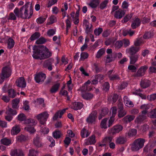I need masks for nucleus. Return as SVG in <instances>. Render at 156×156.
<instances>
[{
    "mask_svg": "<svg viewBox=\"0 0 156 156\" xmlns=\"http://www.w3.org/2000/svg\"><path fill=\"white\" fill-rule=\"evenodd\" d=\"M122 126L120 125H117L114 126L112 129L111 133L113 134L119 133L123 129Z\"/></svg>",
    "mask_w": 156,
    "mask_h": 156,
    "instance_id": "obj_17",
    "label": "nucleus"
},
{
    "mask_svg": "<svg viewBox=\"0 0 156 156\" xmlns=\"http://www.w3.org/2000/svg\"><path fill=\"white\" fill-rule=\"evenodd\" d=\"M16 85L22 88H25L26 86V83L24 78L20 77L18 79L16 82Z\"/></svg>",
    "mask_w": 156,
    "mask_h": 156,
    "instance_id": "obj_13",
    "label": "nucleus"
},
{
    "mask_svg": "<svg viewBox=\"0 0 156 156\" xmlns=\"http://www.w3.org/2000/svg\"><path fill=\"white\" fill-rule=\"evenodd\" d=\"M95 77L96 79L98 80V82H100L104 78V76L102 74L96 75Z\"/></svg>",
    "mask_w": 156,
    "mask_h": 156,
    "instance_id": "obj_59",
    "label": "nucleus"
},
{
    "mask_svg": "<svg viewBox=\"0 0 156 156\" xmlns=\"http://www.w3.org/2000/svg\"><path fill=\"white\" fill-rule=\"evenodd\" d=\"M145 142V140L142 138H139L136 139L132 145L131 148L132 151H139L144 147Z\"/></svg>",
    "mask_w": 156,
    "mask_h": 156,
    "instance_id": "obj_3",
    "label": "nucleus"
},
{
    "mask_svg": "<svg viewBox=\"0 0 156 156\" xmlns=\"http://www.w3.org/2000/svg\"><path fill=\"white\" fill-rule=\"evenodd\" d=\"M20 131V128L18 126H16L12 127L11 133L12 135H16Z\"/></svg>",
    "mask_w": 156,
    "mask_h": 156,
    "instance_id": "obj_28",
    "label": "nucleus"
},
{
    "mask_svg": "<svg viewBox=\"0 0 156 156\" xmlns=\"http://www.w3.org/2000/svg\"><path fill=\"white\" fill-rule=\"evenodd\" d=\"M110 88V84L108 82H105L102 85V89L105 92L108 91Z\"/></svg>",
    "mask_w": 156,
    "mask_h": 156,
    "instance_id": "obj_40",
    "label": "nucleus"
},
{
    "mask_svg": "<svg viewBox=\"0 0 156 156\" xmlns=\"http://www.w3.org/2000/svg\"><path fill=\"white\" fill-rule=\"evenodd\" d=\"M130 63L131 64H134L137 61L139 58V55L137 54L130 55Z\"/></svg>",
    "mask_w": 156,
    "mask_h": 156,
    "instance_id": "obj_26",
    "label": "nucleus"
},
{
    "mask_svg": "<svg viewBox=\"0 0 156 156\" xmlns=\"http://www.w3.org/2000/svg\"><path fill=\"white\" fill-rule=\"evenodd\" d=\"M123 99L124 103L126 106L129 107H132L134 106L133 102L129 100L127 96H124Z\"/></svg>",
    "mask_w": 156,
    "mask_h": 156,
    "instance_id": "obj_24",
    "label": "nucleus"
},
{
    "mask_svg": "<svg viewBox=\"0 0 156 156\" xmlns=\"http://www.w3.org/2000/svg\"><path fill=\"white\" fill-rule=\"evenodd\" d=\"M1 74L5 79L10 76V68L9 67L5 66L3 68Z\"/></svg>",
    "mask_w": 156,
    "mask_h": 156,
    "instance_id": "obj_16",
    "label": "nucleus"
},
{
    "mask_svg": "<svg viewBox=\"0 0 156 156\" xmlns=\"http://www.w3.org/2000/svg\"><path fill=\"white\" fill-rule=\"evenodd\" d=\"M18 119L20 121H23L25 120L26 117L23 113L19 114L17 116Z\"/></svg>",
    "mask_w": 156,
    "mask_h": 156,
    "instance_id": "obj_62",
    "label": "nucleus"
},
{
    "mask_svg": "<svg viewBox=\"0 0 156 156\" xmlns=\"http://www.w3.org/2000/svg\"><path fill=\"white\" fill-rule=\"evenodd\" d=\"M132 16L130 14H128L124 17L122 22V23H126L131 18Z\"/></svg>",
    "mask_w": 156,
    "mask_h": 156,
    "instance_id": "obj_60",
    "label": "nucleus"
},
{
    "mask_svg": "<svg viewBox=\"0 0 156 156\" xmlns=\"http://www.w3.org/2000/svg\"><path fill=\"white\" fill-rule=\"evenodd\" d=\"M3 91L4 92H8L9 94H10V85L9 84L5 83L2 88Z\"/></svg>",
    "mask_w": 156,
    "mask_h": 156,
    "instance_id": "obj_51",
    "label": "nucleus"
},
{
    "mask_svg": "<svg viewBox=\"0 0 156 156\" xmlns=\"http://www.w3.org/2000/svg\"><path fill=\"white\" fill-rule=\"evenodd\" d=\"M17 94L19 95V93L17 92L16 90L13 89H10V98H14L16 96Z\"/></svg>",
    "mask_w": 156,
    "mask_h": 156,
    "instance_id": "obj_47",
    "label": "nucleus"
},
{
    "mask_svg": "<svg viewBox=\"0 0 156 156\" xmlns=\"http://www.w3.org/2000/svg\"><path fill=\"white\" fill-rule=\"evenodd\" d=\"M25 122L28 124L25 128L27 131L31 133H33L35 132L36 130L34 129V126L36 123L34 119H28L25 120Z\"/></svg>",
    "mask_w": 156,
    "mask_h": 156,
    "instance_id": "obj_4",
    "label": "nucleus"
},
{
    "mask_svg": "<svg viewBox=\"0 0 156 156\" xmlns=\"http://www.w3.org/2000/svg\"><path fill=\"white\" fill-rule=\"evenodd\" d=\"M146 116L144 115H140L136 119L135 121L138 123H140L146 118Z\"/></svg>",
    "mask_w": 156,
    "mask_h": 156,
    "instance_id": "obj_38",
    "label": "nucleus"
},
{
    "mask_svg": "<svg viewBox=\"0 0 156 156\" xmlns=\"http://www.w3.org/2000/svg\"><path fill=\"white\" fill-rule=\"evenodd\" d=\"M148 68V66L147 65L141 66L134 75V76L136 77H140L143 76L145 74Z\"/></svg>",
    "mask_w": 156,
    "mask_h": 156,
    "instance_id": "obj_8",
    "label": "nucleus"
},
{
    "mask_svg": "<svg viewBox=\"0 0 156 156\" xmlns=\"http://www.w3.org/2000/svg\"><path fill=\"white\" fill-rule=\"evenodd\" d=\"M141 109H145V110L143 111L142 112V115L146 116V115L147 113V110L148 109V108L147 107V106L145 105H142L140 107Z\"/></svg>",
    "mask_w": 156,
    "mask_h": 156,
    "instance_id": "obj_55",
    "label": "nucleus"
},
{
    "mask_svg": "<svg viewBox=\"0 0 156 156\" xmlns=\"http://www.w3.org/2000/svg\"><path fill=\"white\" fill-rule=\"evenodd\" d=\"M140 49L139 47H136L133 46H132L129 49V52L130 55H135V54L138 52Z\"/></svg>",
    "mask_w": 156,
    "mask_h": 156,
    "instance_id": "obj_29",
    "label": "nucleus"
},
{
    "mask_svg": "<svg viewBox=\"0 0 156 156\" xmlns=\"http://www.w3.org/2000/svg\"><path fill=\"white\" fill-rule=\"evenodd\" d=\"M114 43V41L112 38H109L107 39L105 42V44L106 46H108Z\"/></svg>",
    "mask_w": 156,
    "mask_h": 156,
    "instance_id": "obj_58",
    "label": "nucleus"
},
{
    "mask_svg": "<svg viewBox=\"0 0 156 156\" xmlns=\"http://www.w3.org/2000/svg\"><path fill=\"white\" fill-rule=\"evenodd\" d=\"M49 115L46 112H44L38 115L36 118L39 121L41 132L44 134H48L49 131L48 128L44 127Z\"/></svg>",
    "mask_w": 156,
    "mask_h": 156,
    "instance_id": "obj_2",
    "label": "nucleus"
},
{
    "mask_svg": "<svg viewBox=\"0 0 156 156\" xmlns=\"http://www.w3.org/2000/svg\"><path fill=\"white\" fill-rule=\"evenodd\" d=\"M43 48H44V47H38L36 46L33 47V54L32 56L34 58L41 60V56H42Z\"/></svg>",
    "mask_w": 156,
    "mask_h": 156,
    "instance_id": "obj_5",
    "label": "nucleus"
},
{
    "mask_svg": "<svg viewBox=\"0 0 156 156\" xmlns=\"http://www.w3.org/2000/svg\"><path fill=\"white\" fill-rule=\"evenodd\" d=\"M148 115V116L151 118H156V108L154 109L153 111L152 110Z\"/></svg>",
    "mask_w": 156,
    "mask_h": 156,
    "instance_id": "obj_56",
    "label": "nucleus"
},
{
    "mask_svg": "<svg viewBox=\"0 0 156 156\" xmlns=\"http://www.w3.org/2000/svg\"><path fill=\"white\" fill-rule=\"evenodd\" d=\"M82 97L85 99L90 100L93 98V94L90 93H86L83 95Z\"/></svg>",
    "mask_w": 156,
    "mask_h": 156,
    "instance_id": "obj_41",
    "label": "nucleus"
},
{
    "mask_svg": "<svg viewBox=\"0 0 156 156\" xmlns=\"http://www.w3.org/2000/svg\"><path fill=\"white\" fill-rule=\"evenodd\" d=\"M112 137L111 136H106L103 139L101 142H104L107 146L112 141Z\"/></svg>",
    "mask_w": 156,
    "mask_h": 156,
    "instance_id": "obj_35",
    "label": "nucleus"
},
{
    "mask_svg": "<svg viewBox=\"0 0 156 156\" xmlns=\"http://www.w3.org/2000/svg\"><path fill=\"white\" fill-rule=\"evenodd\" d=\"M17 139L19 141L22 142L27 140L28 139V138L27 136L21 134L17 136Z\"/></svg>",
    "mask_w": 156,
    "mask_h": 156,
    "instance_id": "obj_36",
    "label": "nucleus"
},
{
    "mask_svg": "<svg viewBox=\"0 0 156 156\" xmlns=\"http://www.w3.org/2000/svg\"><path fill=\"white\" fill-rule=\"evenodd\" d=\"M125 14V11L121 9H119L115 12L114 17L116 19H120Z\"/></svg>",
    "mask_w": 156,
    "mask_h": 156,
    "instance_id": "obj_22",
    "label": "nucleus"
},
{
    "mask_svg": "<svg viewBox=\"0 0 156 156\" xmlns=\"http://www.w3.org/2000/svg\"><path fill=\"white\" fill-rule=\"evenodd\" d=\"M41 36V34L38 32H35L31 35L30 37L29 38L28 41L30 40V41H34L38 38Z\"/></svg>",
    "mask_w": 156,
    "mask_h": 156,
    "instance_id": "obj_32",
    "label": "nucleus"
},
{
    "mask_svg": "<svg viewBox=\"0 0 156 156\" xmlns=\"http://www.w3.org/2000/svg\"><path fill=\"white\" fill-rule=\"evenodd\" d=\"M141 21L139 18L135 17L133 20L131 26L133 29H135L140 25Z\"/></svg>",
    "mask_w": 156,
    "mask_h": 156,
    "instance_id": "obj_15",
    "label": "nucleus"
},
{
    "mask_svg": "<svg viewBox=\"0 0 156 156\" xmlns=\"http://www.w3.org/2000/svg\"><path fill=\"white\" fill-rule=\"evenodd\" d=\"M89 56L88 54L86 52H82L80 54V60L83 61L87 58Z\"/></svg>",
    "mask_w": 156,
    "mask_h": 156,
    "instance_id": "obj_49",
    "label": "nucleus"
},
{
    "mask_svg": "<svg viewBox=\"0 0 156 156\" xmlns=\"http://www.w3.org/2000/svg\"><path fill=\"white\" fill-rule=\"evenodd\" d=\"M53 136L55 139H59L61 136V133L59 130H56L53 133Z\"/></svg>",
    "mask_w": 156,
    "mask_h": 156,
    "instance_id": "obj_45",
    "label": "nucleus"
},
{
    "mask_svg": "<svg viewBox=\"0 0 156 156\" xmlns=\"http://www.w3.org/2000/svg\"><path fill=\"white\" fill-rule=\"evenodd\" d=\"M107 120V119L105 118L101 121L100 124V127L101 128L105 129L107 128L108 127L106 125Z\"/></svg>",
    "mask_w": 156,
    "mask_h": 156,
    "instance_id": "obj_43",
    "label": "nucleus"
},
{
    "mask_svg": "<svg viewBox=\"0 0 156 156\" xmlns=\"http://www.w3.org/2000/svg\"><path fill=\"white\" fill-rule=\"evenodd\" d=\"M83 106L82 102H73L71 105V108L75 110H80Z\"/></svg>",
    "mask_w": 156,
    "mask_h": 156,
    "instance_id": "obj_12",
    "label": "nucleus"
},
{
    "mask_svg": "<svg viewBox=\"0 0 156 156\" xmlns=\"http://www.w3.org/2000/svg\"><path fill=\"white\" fill-rule=\"evenodd\" d=\"M151 83L150 80H141L140 85L142 88L144 89L146 88L149 87Z\"/></svg>",
    "mask_w": 156,
    "mask_h": 156,
    "instance_id": "obj_19",
    "label": "nucleus"
},
{
    "mask_svg": "<svg viewBox=\"0 0 156 156\" xmlns=\"http://www.w3.org/2000/svg\"><path fill=\"white\" fill-rule=\"evenodd\" d=\"M144 43V39L143 38L140 37L137 38L134 41V45L136 47H138Z\"/></svg>",
    "mask_w": 156,
    "mask_h": 156,
    "instance_id": "obj_34",
    "label": "nucleus"
},
{
    "mask_svg": "<svg viewBox=\"0 0 156 156\" xmlns=\"http://www.w3.org/2000/svg\"><path fill=\"white\" fill-rule=\"evenodd\" d=\"M47 18V16L45 17L41 16L36 19V22L39 24H42L45 21Z\"/></svg>",
    "mask_w": 156,
    "mask_h": 156,
    "instance_id": "obj_46",
    "label": "nucleus"
},
{
    "mask_svg": "<svg viewBox=\"0 0 156 156\" xmlns=\"http://www.w3.org/2000/svg\"><path fill=\"white\" fill-rule=\"evenodd\" d=\"M118 102V104L117 105L118 109V116L119 118H121L126 115V112L125 110L124 109L122 100L119 99Z\"/></svg>",
    "mask_w": 156,
    "mask_h": 156,
    "instance_id": "obj_6",
    "label": "nucleus"
},
{
    "mask_svg": "<svg viewBox=\"0 0 156 156\" xmlns=\"http://www.w3.org/2000/svg\"><path fill=\"white\" fill-rule=\"evenodd\" d=\"M108 0H105L100 4L99 8L101 9H103L106 6L108 3Z\"/></svg>",
    "mask_w": 156,
    "mask_h": 156,
    "instance_id": "obj_48",
    "label": "nucleus"
},
{
    "mask_svg": "<svg viewBox=\"0 0 156 156\" xmlns=\"http://www.w3.org/2000/svg\"><path fill=\"white\" fill-rule=\"evenodd\" d=\"M135 116L133 115H127L123 119V121L126 123L129 122L134 120Z\"/></svg>",
    "mask_w": 156,
    "mask_h": 156,
    "instance_id": "obj_30",
    "label": "nucleus"
},
{
    "mask_svg": "<svg viewBox=\"0 0 156 156\" xmlns=\"http://www.w3.org/2000/svg\"><path fill=\"white\" fill-rule=\"evenodd\" d=\"M12 108L14 109H18L19 107L18 104L20 102L19 98H16L12 101Z\"/></svg>",
    "mask_w": 156,
    "mask_h": 156,
    "instance_id": "obj_31",
    "label": "nucleus"
},
{
    "mask_svg": "<svg viewBox=\"0 0 156 156\" xmlns=\"http://www.w3.org/2000/svg\"><path fill=\"white\" fill-rule=\"evenodd\" d=\"M37 151L34 150H30L28 154L29 156H37Z\"/></svg>",
    "mask_w": 156,
    "mask_h": 156,
    "instance_id": "obj_61",
    "label": "nucleus"
},
{
    "mask_svg": "<svg viewBox=\"0 0 156 156\" xmlns=\"http://www.w3.org/2000/svg\"><path fill=\"white\" fill-rule=\"evenodd\" d=\"M34 143L35 145L38 147H40L41 146L40 141V139L39 137H36L34 138Z\"/></svg>",
    "mask_w": 156,
    "mask_h": 156,
    "instance_id": "obj_39",
    "label": "nucleus"
},
{
    "mask_svg": "<svg viewBox=\"0 0 156 156\" xmlns=\"http://www.w3.org/2000/svg\"><path fill=\"white\" fill-rule=\"evenodd\" d=\"M1 143L5 145H9L10 144V140L6 138L2 139L0 140Z\"/></svg>",
    "mask_w": 156,
    "mask_h": 156,
    "instance_id": "obj_50",
    "label": "nucleus"
},
{
    "mask_svg": "<svg viewBox=\"0 0 156 156\" xmlns=\"http://www.w3.org/2000/svg\"><path fill=\"white\" fill-rule=\"evenodd\" d=\"M60 83H57L52 86L50 90V92L51 93H55L56 92L59 87Z\"/></svg>",
    "mask_w": 156,
    "mask_h": 156,
    "instance_id": "obj_33",
    "label": "nucleus"
},
{
    "mask_svg": "<svg viewBox=\"0 0 156 156\" xmlns=\"http://www.w3.org/2000/svg\"><path fill=\"white\" fill-rule=\"evenodd\" d=\"M55 33L56 30L52 29L49 30L47 33V35L49 37H51L53 36Z\"/></svg>",
    "mask_w": 156,
    "mask_h": 156,
    "instance_id": "obj_53",
    "label": "nucleus"
},
{
    "mask_svg": "<svg viewBox=\"0 0 156 156\" xmlns=\"http://www.w3.org/2000/svg\"><path fill=\"white\" fill-rule=\"evenodd\" d=\"M44 49L45 50H44L43 48L42 56H41V60L48 58L51 57L52 55L51 52L50 51L48 48L45 47Z\"/></svg>",
    "mask_w": 156,
    "mask_h": 156,
    "instance_id": "obj_14",
    "label": "nucleus"
},
{
    "mask_svg": "<svg viewBox=\"0 0 156 156\" xmlns=\"http://www.w3.org/2000/svg\"><path fill=\"white\" fill-rule=\"evenodd\" d=\"M100 0H91L87 5L93 9L96 8L99 5Z\"/></svg>",
    "mask_w": 156,
    "mask_h": 156,
    "instance_id": "obj_21",
    "label": "nucleus"
},
{
    "mask_svg": "<svg viewBox=\"0 0 156 156\" xmlns=\"http://www.w3.org/2000/svg\"><path fill=\"white\" fill-rule=\"evenodd\" d=\"M127 141L126 137L122 136H119L116 140V142L117 144H124Z\"/></svg>",
    "mask_w": 156,
    "mask_h": 156,
    "instance_id": "obj_23",
    "label": "nucleus"
},
{
    "mask_svg": "<svg viewBox=\"0 0 156 156\" xmlns=\"http://www.w3.org/2000/svg\"><path fill=\"white\" fill-rule=\"evenodd\" d=\"M105 49L104 48L100 49L97 52L96 57L97 58H100L105 53Z\"/></svg>",
    "mask_w": 156,
    "mask_h": 156,
    "instance_id": "obj_42",
    "label": "nucleus"
},
{
    "mask_svg": "<svg viewBox=\"0 0 156 156\" xmlns=\"http://www.w3.org/2000/svg\"><path fill=\"white\" fill-rule=\"evenodd\" d=\"M6 115L5 116V118L7 120L10 121V108L8 106L7 108V110L6 112Z\"/></svg>",
    "mask_w": 156,
    "mask_h": 156,
    "instance_id": "obj_57",
    "label": "nucleus"
},
{
    "mask_svg": "<svg viewBox=\"0 0 156 156\" xmlns=\"http://www.w3.org/2000/svg\"><path fill=\"white\" fill-rule=\"evenodd\" d=\"M128 85V83L126 82L121 83V85L119 87V89L121 90L124 89Z\"/></svg>",
    "mask_w": 156,
    "mask_h": 156,
    "instance_id": "obj_64",
    "label": "nucleus"
},
{
    "mask_svg": "<svg viewBox=\"0 0 156 156\" xmlns=\"http://www.w3.org/2000/svg\"><path fill=\"white\" fill-rule=\"evenodd\" d=\"M153 36V33L151 32H146L143 36V38L144 39H148L151 38Z\"/></svg>",
    "mask_w": 156,
    "mask_h": 156,
    "instance_id": "obj_52",
    "label": "nucleus"
},
{
    "mask_svg": "<svg viewBox=\"0 0 156 156\" xmlns=\"http://www.w3.org/2000/svg\"><path fill=\"white\" fill-rule=\"evenodd\" d=\"M95 136L94 135H92L87 139V141L86 142L87 145L94 144L96 143Z\"/></svg>",
    "mask_w": 156,
    "mask_h": 156,
    "instance_id": "obj_27",
    "label": "nucleus"
},
{
    "mask_svg": "<svg viewBox=\"0 0 156 156\" xmlns=\"http://www.w3.org/2000/svg\"><path fill=\"white\" fill-rule=\"evenodd\" d=\"M108 112V110L107 108H102L98 117L99 120L101 119L102 118L107 114Z\"/></svg>",
    "mask_w": 156,
    "mask_h": 156,
    "instance_id": "obj_25",
    "label": "nucleus"
},
{
    "mask_svg": "<svg viewBox=\"0 0 156 156\" xmlns=\"http://www.w3.org/2000/svg\"><path fill=\"white\" fill-rule=\"evenodd\" d=\"M103 30L102 28L99 27L95 29L94 30V34L96 36H99L103 32Z\"/></svg>",
    "mask_w": 156,
    "mask_h": 156,
    "instance_id": "obj_54",
    "label": "nucleus"
},
{
    "mask_svg": "<svg viewBox=\"0 0 156 156\" xmlns=\"http://www.w3.org/2000/svg\"><path fill=\"white\" fill-rule=\"evenodd\" d=\"M113 71V69L110 70L107 73V75L109 80L113 81L120 80V77L118 74H112Z\"/></svg>",
    "mask_w": 156,
    "mask_h": 156,
    "instance_id": "obj_11",
    "label": "nucleus"
},
{
    "mask_svg": "<svg viewBox=\"0 0 156 156\" xmlns=\"http://www.w3.org/2000/svg\"><path fill=\"white\" fill-rule=\"evenodd\" d=\"M10 155L11 156H24L23 151L20 149H16L12 151Z\"/></svg>",
    "mask_w": 156,
    "mask_h": 156,
    "instance_id": "obj_20",
    "label": "nucleus"
},
{
    "mask_svg": "<svg viewBox=\"0 0 156 156\" xmlns=\"http://www.w3.org/2000/svg\"><path fill=\"white\" fill-rule=\"evenodd\" d=\"M48 139L49 141L51 142V144L49 145L50 147H52L54 146L55 145V140L53 139L52 137L49 136Z\"/></svg>",
    "mask_w": 156,
    "mask_h": 156,
    "instance_id": "obj_63",
    "label": "nucleus"
},
{
    "mask_svg": "<svg viewBox=\"0 0 156 156\" xmlns=\"http://www.w3.org/2000/svg\"><path fill=\"white\" fill-rule=\"evenodd\" d=\"M97 116V112L96 110L93 111L89 115L86 121L88 124H93L95 122Z\"/></svg>",
    "mask_w": 156,
    "mask_h": 156,
    "instance_id": "obj_7",
    "label": "nucleus"
},
{
    "mask_svg": "<svg viewBox=\"0 0 156 156\" xmlns=\"http://www.w3.org/2000/svg\"><path fill=\"white\" fill-rule=\"evenodd\" d=\"M68 108H64L62 110H59L57 112L53 117V120H56L59 116L60 118H61L65 112L66 110Z\"/></svg>",
    "mask_w": 156,
    "mask_h": 156,
    "instance_id": "obj_18",
    "label": "nucleus"
},
{
    "mask_svg": "<svg viewBox=\"0 0 156 156\" xmlns=\"http://www.w3.org/2000/svg\"><path fill=\"white\" fill-rule=\"evenodd\" d=\"M54 60L52 58H49L45 60L43 63V67L47 69L49 71L52 69V64Z\"/></svg>",
    "mask_w": 156,
    "mask_h": 156,
    "instance_id": "obj_9",
    "label": "nucleus"
},
{
    "mask_svg": "<svg viewBox=\"0 0 156 156\" xmlns=\"http://www.w3.org/2000/svg\"><path fill=\"white\" fill-rule=\"evenodd\" d=\"M137 133V131L136 129H132L129 130L127 134L129 137H132L136 135Z\"/></svg>",
    "mask_w": 156,
    "mask_h": 156,
    "instance_id": "obj_37",
    "label": "nucleus"
},
{
    "mask_svg": "<svg viewBox=\"0 0 156 156\" xmlns=\"http://www.w3.org/2000/svg\"><path fill=\"white\" fill-rule=\"evenodd\" d=\"M29 2H27L25 5L21 7L19 9L16 7L14 10V12L18 18H21L23 19H29L30 18L33 13V7L31 5L30 7L29 12L28 8Z\"/></svg>",
    "mask_w": 156,
    "mask_h": 156,
    "instance_id": "obj_1",
    "label": "nucleus"
},
{
    "mask_svg": "<svg viewBox=\"0 0 156 156\" xmlns=\"http://www.w3.org/2000/svg\"><path fill=\"white\" fill-rule=\"evenodd\" d=\"M46 41L47 40L46 39L42 37H40L36 41V43L37 44H44Z\"/></svg>",
    "mask_w": 156,
    "mask_h": 156,
    "instance_id": "obj_44",
    "label": "nucleus"
},
{
    "mask_svg": "<svg viewBox=\"0 0 156 156\" xmlns=\"http://www.w3.org/2000/svg\"><path fill=\"white\" fill-rule=\"evenodd\" d=\"M46 78V76L45 74L40 73L35 75L34 80L36 83H40L44 82Z\"/></svg>",
    "mask_w": 156,
    "mask_h": 156,
    "instance_id": "obj_10",
    "label": "nucleus"
}]
</instances>
